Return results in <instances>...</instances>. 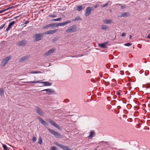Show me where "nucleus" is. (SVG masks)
<instances>
[{"label": "nucleus", "mask_w": 150, "mask_h": 150, "mask_svg": "<svg viewBox=\"0 0 150 150\" xmlns=\"http://www.w3.org/2000/svg\"><path fill=\"white\" fill-rule=\"evenodd\" d=\"M49 16L50 17H53V18H55V17H56L57 16L56 15H49Z\"/></svg>", "instance_id": "38"}, {"label": "nucleus", "mask_w": 150, "mask_h": 150, "mask_svg": "<svg viewBox=\"0 0 150 150\" xmlns=\"http://www.w3.org/2000/svg\"><path fill=\"white\" fill-rule=\"evenodd\" d=\"M26 43V41L25 40H23L19 42L18 44V45L19 46H23Z\"/></svg>", "instance_id": "16"}, {"label": "nucleus", "mask_w": 150, "mask_h": 150, "mask_svg": "<svg viewBox=\"0 0 150 150\" xmlns=\"http://www.w3.org/2000/svg\"><path fill=\"white\" fill-rule=\"evenodd\" d=\"M64 25L63 22L58 23V27L59 26H64Z\"/></svg>", "instance_id": "28"}, {"label": "nucleus", "mask_w": 150, "mask_h": 150, "mask_svg": "<svg viewBox=\"0 0 150 150\" xmlns=\"http://www.w3.org/2000/svg\"><path fill=\"white\" fill-rule=\"evenodd\" d=\"M80 18L79 17H77L75 19V20H80Z\"/></svg>", "instance_id": "41"}, {"label": "nucleus", "mask_w": 150, "mask_h": 150, "mask_svg": "<svg viewBox=\"0 0 150 150\" xmlns=\"http://www.w3.org/2000/svg\"><path fill=\"white\" fill-rule=\"evenodd\" d=\"M26 83H40L43 84V86H50L51 85V83H50V82L48 81H45V82H41L40 81H29L26 82Z\"/></svg>", "instance_id": "1"}, {"label": "nucleus", "mask_w": 150, "mask_h": 150, "mask_svg": "<svg viewBox=\"0 0 150 150\" xmlns=\"http://www.w3.org/2000/svg\"><path fill=\"white\" fill-rule=\"evenodd\" d=\"M64 150H72V149L70 148L69 147L66 146Z\"/></svg>", "instance_id": "32"}, {"label": "nucleus", "mask_w": 150, "mask_h": 150, "mask_svg": "<svg viewBox=\"0 0 150 150\" xmlns=\"http://www.w3.org/2000/svg\"><path fill=\"white\" fill-rule=\"evenodd\" d=\"M2 146L4 150H9L8 147L6 145L3 144Z\"/></svg>", "instance_id": "24"}, {"label": "nucleus", "mask_w": 150, "mask_h": 150, "mask_svg": "<svg viewBox=\"0 0 150 150\" xmlns=\"http://www.w3.org/2000/svg\"><path fill=\"white\" fill-rule=\"evenodd\" d=\"M93 9V8L92 7H87L86 9L85 15L86 16H88L89 15Z\"/></svg>", "instance_id": "6"}, {"label": "nucleus", "mask_w": 150, "mask_h": 150, "mask_svg": "<svg viewBox=\"0 0 150 150\" xmlns=\"http://www.w3.org/2000/svg\"><path fill=\"white\" fill-rule=\"evenodd\" d=\"M148 19L149 20H150V17H149L148 18Z\"/></svg>", "instance_id": "49"}, {"label": "nucleus", "mask_w": 150, "mask_h": 150, "mask_svg": "<svg viewBox=\"0 0 150 150\" xmlns=\"http://www.w3.org/2000/svg\"><path fill=\"white\" fill-rule=\"evenodd\" d=\"M11 57L8 56L4 58L1 62V65L2 66L4 67L6 64L8 62L10 59Z\"/></svg>", "instance_id": "4"}, {"label": "nucleus", "mask_w": 150, "mask_h": 150, "mask_svg": "<svg viewBox=\"0 0 150 150\" xmlns=\"http://www.w3.org/2000/svg\"><path fill=\"white\" fill-rule=\"evenodd\" d=\"M132 43H128L125 44H124V45H125L126 46H129L131 45H132Z\"/></svg>", "instance_id": "34"}, {"label": "nucleus", "mask_w": 150, "mask_h": 150, "mask_svg": "<svg viewBox=\"0 0 150 150\" xmlns=\"http://www.w3.org/2000/svg\"><path fill=\"white\" fill-rule=\"evenodd\" d=\"M101 28L104 30H106L107 29V26L105 25H102L101 26Z\"/></svg>", "instance_id": "29"}, {"label": "nucleus", "mask_w": 150, "mask_h": 150, "mask_svg": "<svg viewBox=\"0 0 150 150\" xmlns=\"http://www.w3.org/2000/svg\"><path fill=\"white\" fill-rule=\"evenodd\" d=\"M76 31V27L75 26L73 25L68 27L66 32L68 33H72Z\"/></svg>", "instance_id": "3"}, {"label": "nucleus", "mask_w": 150, "mask_h": 150, "mask_svg": "<svg viewBox=\"0 0 150 150\" xmlns=\"http://www.w3.org/2000/svg\"><path fill=\"white\" fill-rule=\"evenodd\" d=\"M71 22V21L69 20H68L67 21H66L64 22V25H66L68 23H70Z\"/></svg>", "instance_id": "27"}, {"label": "nucleus", "mask_w": 150, "mask_h": 150, "mask_svg": "<svg viewBox=\"0 0 150 150\" xmlns=\"http://www.w3.org/2000/svg\"><path fill=\"white\" fill-rule=\"evenodd\" d=\"M15 23V21H13L11 22L9 24V25L11 26H12Z\"/></svg>", "instance_id": "31"}, {"label": "nucleus", "mask_w": 150, "mask_h": 150, "mask_svg": "<svg viewBox=\"0 0 150 150\" xmlns=\"http://www.w3.org/2000/svg\"><path fill=\"white\" fill-rule=\"evenodd\" d=\"M30 73L31 74H37V73H38V71H35V72H30Z\"/></svg>", "instance_id": "39"}, {"label": "nucleus", "mask_w": 150, "mask_h": 150, "mask_svg": "<svg viewBox=\"0 0 150 150\" xmlns=\"http://www.w3.org/2000/svg\"><path fill=\"white\" fill-rule=\"evenodd\" d=\"M4 94V89L2 88H0V96H2Z\"/></svg>", "instance_id": "23"}, {"label": "nucleus", "mask_w": 150, "mask_h": 150, "mask_svg": "<svg viewBox=\"0 0 150 150\" xmlns=\"http://www.w3.org/2000/svg\"><path fill=\"white\" fill-rule=\"evenodd\" d=\"M49 26L50 27H58V23H54L49 24Z\"/></svg>", "instance_id": "18"}, {"label": "nucleus", "mask_w": 150, "mask_h": 150, "mask_svg": "<svg viewBox=\"0 0 150 150\" xmlns=\"http://www.w3.org/2000/svg\"><path fill=\"white\" fill-rule=\"evenodd\" d=\"M129 15V13L128 12H124L121 14V17H126Z\"/></svg>", "instance_id": "22"}, {"label": "nucleus", "mask_w": 150, "mask_h": 150, "mask_svg": "<svg viewBox=\"0 0 150 150\" xmlns=\"http://www.w3.org/2000/svg\"><path fill=\"white\" fill-rule=\"evenodd\" d=\"M5 25V24H4L2 27H0V29L3 28L4 27V26Z\"/></svg>", "instance_id": "45"}, {"label": "nucleus", "mask_w": 150, "mask_h": 150, "mask_svg": "<svg viewBox=\"0 0 150 150\" xmlns=\"http://www.w3.org/2000/svg\"><path fill=\"white\" fill-rule=\"evenodd\" d=\"M15 23V21H13L11 22L9 24V25L11 26H12Z\"/></svg>", "instance_id": "30"}, {"label": "nucleus", "mask_w": 150, "mask_h": 150, "mask_svg": "<svg viewBox=\"0 0 150 150\" xmlns=\"http://www.w3.org/2000/svg\"><path fill=\"white\" fill-rule=\"evenodd\" d=\"M86 73H91V71L89 70H87L86 71Z\"/></svg>", "instance_id": "44"}, {"label": "nucleus", "mask_w": 150, "mask_h": 150, "mask_svg": "<svg viewBox=\"0 0 150 150\" xmlns=\"http://www.w3.org/2000/svg\"><path fill=\"white\" fill-rule=\"evenodd\" d=\"M117 94L119 96V95H120V92H117Z\"/></svg>", "instance_id": "47"}, {"label": "nucleus", "mask_w": 150, "mask_h": 150, "mask_svg": "<svg viewBox=\"0 0 150 150\" xmlns=\"http://www.w3.org/2000/svg\"><path fill=\"white\" fill-rule=\"evenodd\" d=\"M55 144L57 145V146H58L60 147L62 149L64 150V149H65V147L66 146H64L60 144H59L57 143H55Z\"/></svg>", "instance_id": "20"}, {"label": "nucleus", "mask_w": 150, "mask_h": 150, "mask_svg": "<svg viewBox=\"0 0 150 150\" xmlns=\"http://www.w3.org/2000/svg\"><path fill=\"white\" fill-rule=\"evenodd\" d=\"M58 30V29H55L54 30H51L46 31L45 34H52L55 33Z\"/></svg>", "instance_id": "10"}, {"label": "nucleus", "mask_w": 150, "mask_h": 150, "mask_svg": "<svg viewBox=\"0 0 150 150\" xmlns=\"http://www.w3.org/2000/svg\"><path fill=\"white\" fill-rule=\"evenodd\" d=\"M41 91H46L47 94H55L56 93L55 91L54 90L51 89H45Z\"/></svg>", "instance_id": "8"}, {"label": "nucleus", "mask_w": 150, "mask_h": 150, "mask_svg": "<svg viewBox=\"0 0 150 150\" xmlns=\"http://www.w3.org/2000/svg\"><path fill=\"white\" fill-rule=\"evenodd\" d=\"M131 37H131V35H129V38H130V39H131Z\"/></svg>", "instance_id": "48"}, {"label": "nucleus", "mask_w": 150, "mask_h": 150, "mask_svg": "<svg viewBox=\"0 0 150 150\" xmlns=\"http://www.w3.org/2000/svg\"><path fill=\"white\" fill-rule=\"evenodd\" d=\"M39 120L43 125L45 127H47L48 126L47 124L45 121H44L40 117L38 118Z\"/></svg>", "instance_id": "15"}, {"label": "nucleus", "mask_w": 150, "mask_h": 150, "mask_svg": "<svg viewBox=\"0 0 150 150\" xmlns=\"http://www.w3.org/2000/svg\"><path fill=\"white\" fill-rule=\"evenodd\" d=\"M62 19V18L60 17L57 19H53L52 21H60Z\"/></svg>", "instance_id": "25"}, {"label": "nucleus", "mask_w": 150, "mask_h": 150, "mask_svg": "<svg viewBox=\"0 0 150 150\" xmlns=\"http://www.w3.org/2000/svg\"><path fill=\"white\" fill-rule=\"evenodd\" d=\"M37 112L40 115L43 116L44 115V113L42 110L39 108H38L36 110Z\"/></svg>", "instance_id": "14"}, {"label": "nucleus", "mask_w": 150, "mask_h": 150, "mask_svg": "<svg viewBox=\"0 0 150 150\" xmlns=\"http://www.w3.org/2000/svg\"><path fill=\"white\" fill-rule=\"evenodd\" d=\"M50 27V26H49V24L46 25L44 27H43V29H45L47 28Z\"/></svg>", "instance_id": "36"}, {"label": "nucleus", "mask_w": 150, "mask_h": 150, "mask_svg": "<svg viewBox=\"0 0 150 150\" xmlns=\"http://www.w3.org/2000/svg\"><path fill=\"white\" fill-rule=\"evenodd\" d=\"M51 150H57L56 148L54 146H52L51 148Z\"/></svg>", "instance_id": "35"}, {"label": "nucleus", "mask_w": 150, "mask_h": 150, "mask_svg": "<svg viewBox=\"0 0 150 150\" xmlns=\"http://www.w3.org/2000/svg\"><path fill=\"white\" fill-rule=\"evenodd\" d=\"M48 130L50 133H51L56 137L57 138H61L62 137V135L58 132H56L53 129H52L49 128H48Z\"/></svg>", "instance_id": "2"}, {"label": "nucleus", "mask_w": 150, "mask_h": 150, "mask_svg": "<svg viewBox=\"0 0 150 150\" xmlns=\"http://www.w3.org/2000/svg\"><path fill=\"white\" fill-rule=\"evenodd\" d=\"M13 7H14V6H11L10 7H8V8L5 9H4V10H0V13H2L8 10L11 9V8H13Z\"/></svg>", "instance_id": "19"}, {"label": "nucleus", "mask_w": 150, "mask_h": 150, "mask_svg": "<svg viewBox=\"0 0 150 150\" xmlns=\"http://www.w3.org/2000/svg\"><path fill=\"white\" fill-rule=\"evenodd\" d=\"M11 26L10 25H8V27L7 28L6 30L7 31H8L10 29V28H11Z\"/></svg>", "instance_id": "37"}, {"label": "nucleus", "mask_w": 150, "mask_h": 150, "mask_svg": "<svg viewBox=\"0 0 150 150\" xmlns=\"http://www.w3.org/2000/svg\"><path fill=\"white\" fill-rule=\"evenodd\" d=\"M29 58V56H26L21 58L20 59V60L21 62H22L24 61H26Z\"/></svg>", "instance_id": "13"}, {"label": "nucleus", "mask_w": 150, "mask_h": 150, "mask_svg": "<svg viewBox=\"0 0 150 150\" xmlns=\"http://www.w3.org/2000/svg\"><path fill=\"white\" fill-rule=\"evenodd\" d=\"M39 141L38 143L40 144H42V139L41 137H40L39 139Z\"/></svg>", "instance_id": "26"}, {"label": "nucleus", "mask_w": 150, "mask_h": 150, "mask_svg": "<svg viewBox=\"0 0 150 150\" xmlns=\"http://www.w3.org/2000/svg\"><path fill=\"white\" fill-rule=\"evenodd\" d=\"M91 81H93V80L92 79H91Z\"/></svg>", "instance_id": "50"}, {"label": "nucleus", "mask_w": 150, "mask_h": 150, "mask_svg": "<svg viewBox=\"0 0 150 150\" xmlns=\"http://www.w3.org/2000/svg\"><path fill=\"white\" fill-rule=\"evenodd\" d=\"M32 139L33 142H35L37 139V138L35 137H33Z\"/></svg>", "instance_id": "33"}, {"label": "nucleus", "mask_w": 150, "mask_h": 150, "mask_svg": "<svg viewBox=\"0 0 150 150\" xmlns=\"http://www.w3.org/2000/svg\"><path fill=\"white\" fill-rule=\"evenodd\" d=\"M121 8H122V9H124V8H125V6H122L121 7Z\"/></svg>", "instance_id": "43"}, {"label": "nucleus", "mask_w": 150, "mask_h": 150, "mask_svg": "<svg viewBox=\"0 0 150 150\" xmlns=\"http://www.w3.org/2000/svg\"><path fill=\"white\" fill-rule=\"evenodd\" d=\"M76 8V9L79 11H81L83 9L81 5L77 6Z\"/></svg>", "instance_id": "21"}, {"label": "nucleus", "mask_w": 150, "mask_h": 150, "mask_svg": "<svg viewBox=\"0 0 150 150\" xmlns=\"http://www.w3.org/2000/svg\"><path fill=\"white\" fill-rule=\"evenodd\" d=\"M47 121L54 127L58 129H60V127L58 125L55 123L52 120L50 119H48L47 120Z\"/></svg>", "instance_id": "5"}, {"label": "nucleus", "mask_w": 150, "mask_h": 150, "mask_svg": "<svg viewBox=\"0 0 150 150\" xmlns=\"http://www.w3.org/2000/svg\"><path fill=\"white\" fill-rule=\"evenodd\" d=\"M91 81H93V80L92 79H91Z\"/></svg>", "instance_id": "51"}, {"label": "nucleus", "mask_w": 150, "mask_h": 150, "mask_svg": "<svg viewBox=\"0 0 150 150\" xmlns=\"http://www.w3.org/2000/svg\"><path fill=\"white\" fill-rule=\"evenodd\" d=\"M126 35V34L125 33H122V35H121V36H122L123 37V36H124Z\"/></svg>", "instance_id": "42"}, {"label": "nucleus", "mask_w": 150, "mask_h": 150, "mask_svg": "<svg viewBox=\"0 0 150 150\" xmlns=\"http://www.w3.org/2000/svg\"><path fill=\"white\" fill-rule=\"evenodd\" d=\"M108 42H106L103 43L99 44L98 45L101 48H106L107 47V46L108 45Z\"/></svg>", "instance_id": "11"}, {"label": "nucleus", "mask_w": 150, "mask_h": 150, "mask_svg": "<svg viewBox=\"0 0 150 150\" xmlns=\"http://www.w3.org/2000/svg\"><path fill=\"white\" fill-rule=\"evenodd\" d=\"M147 38H150V34L148 35V36L147 37Z\"/></svg>", "instance_id": "46"}, {"label": "nucleus", "mask_w": 150, "mask_h": 150, "mask_svg": "<svg viewBox=\"0 0 150 150\" xmlns=\"http://www.w3.org/2000/svg\"><path fill=\"white\" fill-rule=\"evenodd\" d=\"M108 5V3H106L105 4H103L102 6H103V7H105L106 6H107Z\"/></svg>", "instance_id": "40"}, {"label": "nucleus", "mask_w": 150, "mask_h": 150, "mask_svg": "<svg viewBox=\"0 0 150 150\" xmlns=\"http://www.w3.org/2000/svg\"><path fill=\"white\" fill-rule=\"evenodd\" d=\"M89 135L88 137V138L89 139H91L93 137L95 136V132L93 131H91L89 132Z\"/></svg>", "instance_id": "12"}, {"label": "nucleus", "mask_w": 150, "mask_h": 150, "mask_svg": "<svg viewBox=\"0 0 150 150\" xmlns=\"http://www.w3.org/2000/svg\"><path fill=\"white\" fill-rule=\"evenodd\" d=\"M42 35V34H35L34 37V41L36 42L41 40V39Z\"/></svg>", "instance_id": "7"}, {"label": "nucleus", "mask_w": 150, "mask_h": 150, "mask_svg": "<svg viewBox=\"0 0 150 150\" xmlns=\"http://www.w3.org/2000/svg\"><path fill=\"white\" fill-rule=\"evenodd\" d=\"M103 22L104 23L107 24L110 23H111L112 21L110 19H105L103 20Z\"/></svg>", "instance_id": "17"}, {"label": "nucleus", "mask_w": 150, "mask_h": 150, "mask_svg": "<svg viewBox=\"0 0 150 150\" xmlns=\"http://www.w3.org/2000/svg\"><path fill=\"white\" fill-rule=\"evenodd\" d=\"M55 50V49H52L46 52L44 54L45 57H47L53 53Z\"/></svg>", "instance_id": "9"}]
</instances>
